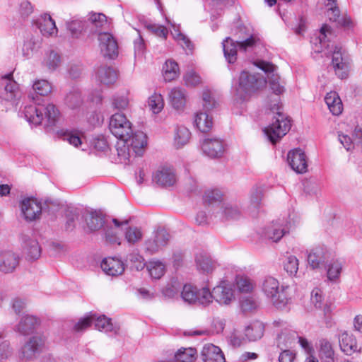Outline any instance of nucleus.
Instances as JSON below:
<instances>
[{
  "instance_id": "nucleus-1",
  "label": "nucleus",
  "mask_w": 362,
  "mask_h": 362,
  "mask_svg": "<svg viewBox=\"0 0 362 362\" xmlns=\"http://www.w3.org/2000/svg\"><path fill=\"white\" fill-rule=\"evenodd\" d=\"M111 133L118 139L115 147L119 157H127L129 155L126 138L132 134V122L124 114L116 113L112 115L109 122Z\"/></svg>"
},
{
  "instance_id": "nucleus-2",
  "label": "nucleus",
  "mask_w": 362,
  "mask_h": 362,
  "mask_svg": "<svg viewBox=\"0 0 362 362\" xmlns=\"http://www.w3.org/2000/svg\"><path fill=\"white\" fill-rule=\"evenodd\" d=\"M264 296L277 308L284 307L288 301L286 286L280 285L279 280L272 276H265L260 284Z\"/></svg>"
},
{
  "instance_id": "nucleus-3",
  "label": "nucleus",
  "mask_w": 362,
  "mask_h": 362,
  "mask_svg": "<svg viewBox=\"0 0 362 362\" xmlns=\"http://www.w3.org/2000/svg\"><path fill=\"white\" fill-rule=\"evenodd\" d=\"M277 102V100H275ZM281 107L276 103L271 107V111L276 114L273 117L272 122L264 129L265 134L272 144L279 141L290 130L291 120L283 112L280 111Z\"/></svg>"
},
{
  "instance_id": "nucleus-4",
  "label": "nucleus",
  "mask_w": 362,
  "mask_h": 362,
  "mask_svg": "<svg viewBox=\"0 0 362 362\" xmlns=\"http://www.w3.org/2000/svg\"><path fill=\"white\" fill-rule=\"evenodd\" d=\"M265 84L266 81L259 76L243 71L239 78V85L237 89L238 95H239L240 99L245 100L247 96L254 93L264 86Z\"/></svg>"
},
{
  "instance_id": "nucleus-5",
  "label": "nucleus",
  "mask_w": 362,
  "mask_h": 362,
  "mask_svg": "<svg viewBox=\"0 0 362 362\" xmlns=\"http://www.w3.org/2000/svg\"><path fill=\"white\" fill-rule=\"evenodd\" d=\"M181 297L189 304L200 305L204 307L210 305V291L206 287L199 289L192 285L185 284L181 292Z\"/></svg>"
},
{
  "instance_id": "nucleus-6",
  "label": "nucleus",
  "mask_w": 362,
  "mask_h": 362,
  "mask_svg": "<svg viewBox=\"0 0 362 362\" xmlns=\"http://www.w3.org/2000/svg\"><path fill=\"white\" fill-rule=\"evenodd\" d=\"M93 322L95 324V327L100 331H103L105 332H117V330L111 322L110 319L107 318L105 315L97 317L95 314H91L79 320V321L74 325V330L76 332H82Z\"/></svg>"
},
{
  "instance_id": "nucleus-7",
  "label": "nucleus",
  "mask_w": 362,
  "mask_h": 362,
  "mask_svg": "<svg viewBox=\"0 0 362 362\" xmlns=\"http://www.w3.org/2000/svg\"><path fill=\"white\" fill-rule=\"evenodd\" d=\"M255 65L267 74L269 85L274 93L279 95L285 91L284 81L275 73L276 70L275 65L264 61H258L255 63Z\"/></svg>"
},
{
  "instance_id": "nucleus-8",
  "label": "nucleus",
  "mask_w": 362,
  "mask_h": 362,
  "mask_svg": "<svg viewBox=\"0 0 362 362\" xmlns=\"http://www.w3.org/2000/svg\"><path fill=\"white\" fill-rule=\"evenodd\" d=\"M210 304L215 300L221 305L230 304L235 300L234 291L232 285L226 281H222L210 291Z\"/></svg>"
},
{
  "instance_id": "nucleus-9",
  "label": "nucleus",
  "mask_w": 362,
  "mask_h": 362,
  "mask_svg": "<svg viewBox=\"0 0 362 362\" xmlns=\"http://www.w3.org/2000/svg\"><path fill=\"white\" fill-rule=\"evenodd\" d=\"M45 339L41 335H34L23 346L21 349V360H31L44 349Z\"/></svg>"
},
{
  "instance_id": "nucleus-10",
  "label": "nucleus",
  "mask_w": 362,
  "mask_h": 362,
  "mask_svg": "<svg viewBox=\"0 0 362 362\" xmlns=\"http://www.w3.org/2000/svg\"><path fill=\"white\" fill-rule=\"evenodd\" d=\"M127 147L128 148L129 155L127 157H120L122 159H129L132 156H141L144 148L147 144L146 135L142 132H136L126 138Z\"/></svg>"
},
{
  "instance_id": "nucleus-11",
  "label": "nucleus",
  "mask_w": 362,
  "mask_h": 362,
  "mask_svg": "<svg viewBox=\"0 0 362 362\" xmlns=\"http://www.w3.org/2000/svg\"><path fill=\"white\" fill-rule=\"evenodd\" d=\"M21 215L26 221L38 219L42 213V205L33 198H25L20 203Z\"/></svg>"
},
{
  "instance_id": "nucleus-12",
  "label": "nucleus",
  "mask_w": 362,
  "mask_h": 362,
  "mask_svg": "<svg viewBox=\"0 0 362 362\" xmlns=\"http://www.w3.org/2000/svg\"><path fill=\"white\" fill-rule=\"evenodd\" d=\"M169 240L170 235L165 230H158L146 241V250L151 255L158 252L163 249Z\"/></svg>"
},
{
  "instance_id": "nucleus-13",
  "label": "nucleus",
  "mask_w": 362,
  "mask_h": 362,
  "mask_svg": "<svg viewBox=\"0 0 362 362\" xmlns=\"http://www.w3.org/2000/svg\"><path fill=\"white\" fill-rule=\"evenodd\" d=\"M332 66L339 78L343 79L348 76V63L344 57V51L340 46L335 45L332 51Z\"/></svg>"
},
{
  "instance_id": "nucleus-14",
  "label": "nucleus",
  "mask_w": 362,
  "mask_h": 362,
  "mask_svg": "<svg viewBox=\"0 0 362 362\" xmlns=\"http://www.w3.org/2000/svg\"><path fill=\"white\" fill-rule=\"evenodd\" d=\"M21 97L18 83L8 76L0 79V98L6 101H14Z\"/></svg>"
},
{
  "instance_id": "nucleus-15",
  "label": "nucleus",
  "mask_w": 362,
  "mask_h": 362,
  "mask_svg": "<svg viewBox=\"0 0 362 362\" xmlns=\"http://www.w3.org/2000/svg\"><path fill=\"white\" fill-rule=\"evenodd\" d=\"M82 217L85 223L83 228L88 233L100 230L105 224V216L100 211L86 210Z\"/></svg>"
},
{
  "instance_id": "nucleus-16",
  "label": "nucleus",
  "mask_w": 362,
  "mask_h": 362,
  "mask_svg": "<svg viewBox=\"0 0 362 362\" xmlns=\"http://www.w3.org/2000/svg\"><path fill=\"white\" fill-rule=\"evenodd\" d=\"M98 41L100 52L104 57L114 58L117 55V43L110 33H99Z\"/></svg>"
},
{
  "instance_id": "nucleus-17",
  "label": "nucleus",
  "mask_w": 362,
  "mask_h": 362,
  "mask_svg": "<svg viewBox=\"0 0 362 362\" xmlns=\"http://www.w3.org/2000/svg\"><path fill=\"white\" fill-rule=\"evenodd\" d=\"M202 150L207 156L216 158L221 157L225 151L223 141L218 138H206L202 143Z\"/></svg>"
},
{
  "instance_id": "nucleus-18",
  "label": "nucleus",
  "mask_w": 362,
  "mask_h": 362,
  "mask_svg": "<svg viewBox=\"0 0 362 362\" xmlns=\"http://www.w3.org/2000/svg\"><path fill=\"white\" fill-rule=\"evenodd\" d=\"M288 162L291 168L298 173H304L307 171V160L305 153L300 149H295L288 152Z\"/></svg>"
},
{
  "instance_id": "nucleus-19",
  "label": "nucleus",
  "mask_w": 362,
  "mask_h": 362,
  "mask_svg": "<svg viewBox=\"0 0 362 362\" xmlns=\"http://www.w3.org/2000/svg\"><path fill=\"white\" fill-rule=\"evenodd\" d=\"M38 325L39 320L35 316L25 315L20 318L13 330L21 335L26 336L32 334Z\"/></svg>"
},
{
  "instance_id": "nucleus-20",
  "label": "nucleus",
  "mask_w": 362,
  "mask_h": 362,
  "mask_svg": "<svg viewBox=\"0 0 362 362\" xmlns=\"http://www.w3.org/2000/svg\"><path fill=\"white\" fill-rule=\"evenodd\" d=\"M33 24L36 25L40 33L45 36H53L57 33L55 21L52 18L49 14L44 13L40 15L36 19L33 20Z\"/></svg>"
},
{
  "instance_id": "nucleus-21",
  "label": "nucleus",
  "mask_w": 362,
  "mask_h": 362,
  "mask_svg": "<svg viewBox=\"0 0 362 362\" xmlns=\"http://www.w3.org/2000/svg\"><path fill=\"white\" fill-rule=\"evenodd\" d=\"M19 264V257L15 252L6 250L0 252V272L4 274L13 272Z\"/></svg>"
},
{
  "instance_id": "nucleus-22",
  "label": "nucleus",
  "mask_w": 362,
  "mask_h": 362,
  "mask_svg": "<svg viewBox=\"0 0 362 362\" xmlns=\"http://www.w3.org/2000/svg\"><path fill=\"white\" fill-rule=\"evenodd\" d=\"M153 180L162 187L173 186L177 181V176L173 168L163 167L153 175Z\"/></svg>"
},
{
  "instance_id": "nucleus-23",
  "label": "nucleus",
  "mask_w": 362,
  "mask_h": 362,
  "mask_svg": "<svg viewBox=\"0 0 362 362\" xmlns=\"http://www.w3.org/2000/svg\"><path fill=\"white\" fill-rule=\"evenodd\" d=\"M339 344L341 351L348 356L359 352L361 349L356 341V337L347 332H344L339 334Z\"/></svg>"
},
{
  "instance_id": "nucleus-24",
  "label": "nucleus",
  "mask_w": 362,
  "mask_h": 362,
  "mask_svg": "<svg viewBox=\"0 0 362 362\" xmlns=\"http://www.w3.org/2000/svg\"><path fill=\"white\" fill-rule=\"evenodd\" d=\"M201 355L204 362H226L221 349L212 344H205L202 348Z\"/></svg>"
},
{
  "instance_id": "nucleus-25",
  "label": "nucleus",
  "mask_w": 362,
  "mask_h": 362,
  "mask_svg": "<svg viewBox=\"0 0 362 362\" xmlns=\"http://www.w3.org/2000/svg\"><path fill=\"white\" fill-rule=\"evenodd\" d=\"M168 100L175 110H183L187 103L185 90L179 87L172 88L168 93Z\"/></svg>"
},
{
  "instance_id": "nucleus-26",
  "label": "nucleus",
  "mask_w": 362,
  "mask_h": 362,
  "mask_svg": "<svg viewBox=\"0 0 362 362\" xmlns=\"http://www.w3.org/2000/svg\"><path fill=\"white\" fill-rule=\"evenodd\" d=\"M100 267L106 274L112 276L120 275L124 271L123 262L113 257L105 258L102 261Z\"/></svg>"
},
{
  "instance_id": "nucleus-27",
  "label": "nucleus",
  "mask_w": 362,
  "mask_h": 362,
  "mask_svg": "<svg viewBox=\"0 0 362 362\" xmlns=\"http://www.w3.org/2000/svg\"><path fill=\"white\" fill-rule=\"evenodd\" d=\"M244 30V28L240 29L238 33V40H237V43L238 44L240 50L247 52L255 47L259 43V38L256 34H245Z\"/></svg>"
},
{
  "instance_id": "nucleus-28",
  "label": "nucleus",
  "mask_w": 362,
  "mask_h": 362,
  "mask_svg": "<svg viewBox=\"0 0 362 362\" xmlns=\"http://www.w3.org/2000/svg\"><path fill=\"white\" fill-rule=\"evenodd\" d=\"M327 259V254L322 247L313 248L308 255V262L313 269L324 266Z\"/></svg>"
},
{
  "instance_id": "nucleus-29",
  "label": "nucleus",
  "mask_w": 362,
  "mask_h": 362,
  "mask_svg": "<svg viewBox=\"0 0 362 362\" xmlns=\"http://www.w3.org/2000/svg\"><path fill=\"white\" fill-rule=\"evenodd\" d=\"M26 120L33 125H39L44 120L42 107L35 105H29L25 107L23 110Z\"/></svg>"
},
{
  "instance_id": "nucleus-30",
  "label": "nucleus",
  "mask_w": 362,
  "mask_h": 362,
  "mask_svg": "<svg viewBox=\"0 0 362 362\" xmlns=\"http://www.w3.org/2000/svg\"><path fill=\"white\" fill-rule=\"evenodd\" d=\"M23 251L29 259H37L41 255V247L38 241L31 237L24 238Z\"/></svg>"
},
{
  "instance_id": "nucleus-31",
  "label": "nucleus",
  "mask_w": 362,
  "mask_h": 362,
  "mask_svg": "<svg viewBox=\"0 0 362 362\" xmlns=\"http://www.w3.org/2000/svg\"><path fill=\"white\" fill-rule=\"evenodd\" d=\"M287 233H288V230L286 226L276 222L265 229L264 236L272 242L277 243Z\"/></svg>"
},
{
  "instance_id": "nucleus-32",
  "label": "nucleus",
  "mask_w": 362,
  "mask_h": 362,
  "mask_svg": "<svg viewBox=\"0 0 362 362\" xmlns=\"http://www.w3.org/2000/svg\"><path fill=\"white\" fill-rule=\"evenodd\" d=\"M191 138L190 131L185 126H177L174 131L173 145L181 148L187 145Z\"/></svg>"
},
{
  "instance_id": "nucleus-33",
  "label": "nucleus",
  "mask_w": 362,
  "mask_h": 362,
  "mask_svg": "<svg viewBox=\"0 0 362 362\" xmlns=\"http://www.w3.org/2000/svg\"><path fill=\"white\" fill-rule=\"evenodd\" d=\"M325 101L334 115H339L342 112V103L337 92L331 91L327 93Z\"/></svg>"
},
{
  "instance_id": "nucleus-34",
  "label": "nucleus",
  "mask_w": 362,
  "mask_h": 362,
  "mask_svg": "<svg viewBox=\"0 0 362 362\" xmlns=\"http://www.w3.org/2000/svg\"><path fill=\"white\" fill-rule=\"evenodd\" d=\"M224 57L230 64L234 63L237 59V41L233 40L230 37H226L222 42Z\"/></svg>"
},
{
  "instance_id": "nucleus-35",
  "label": "nucleus",
  "mask_w": 362,
  "mask_h": 362,
  "mask_svg": "<svg viewBox=\"0 0 362 362\" xmlns=\"http://www.w3.org/2000/svg\"><path fill=\"white\" fill-rule=\"evenodd\" d=\"M96 77L101 83L110 85L116 81L117 74L110 66H101L96 72Z\"/></svg>"
},
{
  "instance_id": "nucleus-36",
  "label": "nucleus",
  "mask_w": 362,
  "mask_h": 362,
  "mask_svg": "<svg viewBox=\"0 0 362 362\" xmlns=\"http://www.w3.org/2000/svg\"><path fill=\"white\" fill-rule=\"evenodd\" d=\"M264 331V324L260 321H254L245 327V334L250 341H256L262 338Z\"/></svg>"
},
{
  "instance_id": "nucleus-37",
  "label": "nucleus",
  "mask_w": 362,
  "mask_h": 362,
  "mask_svg": "<svg viewBox=\"0 0 362 362\" xmlns=\"http://www.w3.org/2000/svg\"><path fill=\"white\" fill-rule=\"evenodd\" d=\"M319 356L322 362H334V351L331 343L327 339H322L319 342Z\"/></svg>"
},
{
  "instance_id": "nucleus-38",
  "label": "nucleus",
  "mask_w": 362,
  "mask_h": 362,
  "mask_svg": "<svg viewBox=\"0 0 362 362\" xmlns=\"http://www.w3.org/2000/svg\"><path fill=\"white\" fill-rule=\"evenodd\" d=\"M194 124L202 132H209L213 126L212 118L206 112H199L194 117Z\"/></svg>"
},
{
  "instance_id": "nucleus-39",
  "label": "nucleus",
  "mask_w": 362,
  "mask_h": 362,
  "mask_svg": "<svg viewBox=\"0 0 362 362\" xmlns=\"http://www.w3.org/2000/svg\"><path fill=\"white\" fill-rule=\"evenodd\" d=\"M41 45V38L40 37H33L26 40L22 47V54L27 59L30 58L35 52H36Z\"/></svg>"
},
{
  "instance_id": "nucleus-40",
  "label": "nucleus",
  "mask_w": 362,
  "mask_h": 362,
  "mask_svg": "<svg viewBox=\"0 0 362 362\" xmlns=\"http://www.w3.org/2000/svg\"><path fill=\"white\" fill-rule=\"evenodd\" d=\"M197 350L194 348H180L175 354L177 362H194L197 359Z\"/></svg>"
},
{
  "instance_id": "nucleus-41",
  "label": "nucleus",
  "mask_w": 362,
  "mask_h": 362,
  "mask_svg": "<svg viewBox=\"0 0 362 362\" xmlns=\"http://www.w3.org/2000/svg\"><path fill=\"white\" fill-rule=\"evenodd\" d=\"M179 76L178 64L173 60H168L163 66V76L166 81H171Z\"/></svg>"
},
{
  "instance_id": "nucleus-42",
  "label": "nucleus",
  "mask_w": 362,
  "mask_h": 362,
  "mask_svg": "<svg viewBox=\"0 0 362 362\" xmlns=\"http://www.w3.org/2000/svg\"><path fill=\"white\" fill-rule=\"evenodd\" d=\"M89 21L92 25V29L95 33H102L101 30L107 27V18L103 13H91Z\"/></svg>"
},
{
  "instance_id": "nucleus-43",
  "label": "nucleus",
  "mask_w": 362,
  "mask_h": 362,
  "mask_svg": "<svg viewBox=\"0 0 362 362\" xmlns=\"http://www.w3.org/2000/svg\"><path fill=\"white\" fill-rule=\"evenodd\" d=\"M45 110L44 120L47 121V126L55 125L59 117V112L56 106L53 104H48L45 107H42Z\"/></svg>"
},
{
  "instance_id": "nucleus-44",
  "label": "nucleus",
  "mask_w": 362,
  "mask_h": 362,
  "mask_svg": "<svg viewBox=\"0 0 362 362\" xmlns=\"http://www.w3.org/2000/svg\"><path fill=\"white\" fill-rule=\"evenodd\" d=\"M61 62L60 55L54 51H50L45 55L42 63L49 70L54 71L60 66Z\"/></svg>"
},
{
  "instance_id": "nucleus-45",
  "label": "nucleus",
  "mask_w": 362,
  "mask_h": 362,
  "mask_svg": "<svg viewBox=\"0 0 362 362\" xmlns=\"http://www.w3.org/2000/svg\"><path fill=\"white\" fill-rule=\"evenodd\" d=\"M65 103L71 109H76L83 103L81 93L78 90L70 91L65 98Z\"/></svg>"
},
{
  "instance_id": "nucleus-46",
  "label": "nucleus",
  "mask_w": 362,
  "mask_h": 362,
  "mask_svg": "<svg viewBox=\"0 0 362 362\" xmlns=\"http://www.w3.org/2000/svg\"><path fill=\"white\" fill-rule=\"evenodd\" d=\"M165 265L160 261H151L147 264L150 276L155 279H160L165 272Z\"/></svg>"
},
{
  "instance_id": "nucleus-47",
  "label": "nucleus",
  "mask_w": 362,
  "mask_h": 362,
  "mask_svg": "<svg viewBox=\"0 0 362 362\" xmlns=\"http://www.w3.org/2000/svg\"><path fill=\"white\" fill-rule=\"evenodd\" d=\"M148 106L151 110L155 113H159L164 107V101L161 94L154 93L149 97L148 101Z\"/></svg>"
},
{
  "instance_id": "nucleus-48",
  "label": "nucleus",
  "mask_w": 362,
  "mask_h": 362,
  "mask_svg": "<svg viewBox=\"0 0 362 362\" xmlns=\"http://www.w3.org/2000/svg\"><path fill=\"white\" fill-rule=\"evenodd\" d=\"M221 214L226 219H236L240 216L241 212L236 205L224 204L221 206Z\"/></svg>"
},
{
  "instance_id": "nucleus-49",
  "label": "nucleus",
  "mask_w": 362,
  "mask_h": 362,
  "mask_svg": "<svg viewBox=\"0 0 362 362\" xmlns=\"http://www.w3.org/2000/svg\"><path fill=\"white\" fill-rule=\"evenodd\" d=\"M196 262L198 269L205 273L212 272L214 268L211 259L206 255H197L196 257Z\"/></svg>"
},
{
  "instance_id": "nucleus-50",
  "label": "nucleus",
  "mask_w": 362,
  "mask_h": 362,
  "mask_svg": "<svg viewBox=\"0 0 362 362\" xmlns=\"http://www.w3.org/2000/svg\"><path fill=\"white\" fill-rule=\"evenodd\" d=\"M129 103L127 93L115 94L112 98V105L119 110H125Z\"/></svg>"
},
{
  "instance_id": "nucleus-51",
  "label": "nucleus",
  "mask_w": 362,
  "mask_h": 362,
  "mask_svg": "<svg viewBox=\"0 0 362 362\" xmlns=\"http://www.w3.org/2000/svg\"><path fill=\"white\" fill-rule=\"evenodd\" d=\"M263 197V192L261 188H254L251 192L250 195V207L252 213L260 207L262 204V199Z\"/></svg>"
},
{
  "instance_id": "nucleus-52",
  "label": "nucleus",
  "mask_w": 362,
  "mask_h": 362,
  "mask_svg": "<svg viewBox=\"0 0 362 362\" xmlns=\"http://www.w3.org/2000/svg\"><path fill=\"white\" fill-rule=\"evenodd\" d=\"M236 284L240 291L244 293H249L254 288L253 281L247 276H237Z\"/></svg>"
},
{
  "instance_id": "nucleus-53",
  "label": "nucleus",
  "mask_w": 362,
  "mask_h": 362,
  "mask_svg": "<svg viewBox=\"0 0 362 362\" xmlns=\"http://www.w3.org/2000/svg\"><path fill=\"white\" fill-rule=\"evenodd\" d=\"M298 259L293 255L287 257L284 262V269L290 276H296L298 270Z\"/></svg>"
},
{
  "instance_id": "nucleus-54",
  "label": "nucleus",
  "mask_w": 362,
  "mask_h": 362,
  "mask_svg": "<svg viewBox=\"0 0 362 362\" xmlns=\"http://www.w3.org/2000/svg\"><path fill=\"white\" fill-rule=\"evenodd\" d=\"M33 90L40 95H47L52 90L51 84L46 80H37L33 85Z\"/></svg>"
},
{
  "instance_id": "nucleus-55",
  "label": "nucleus",
  "mask_w": 362,
  "mask_h": 362,
  "mask_svg": "<svg viewBox=\"0 0 362 362\" xmlns=\"http://www.w3.org/2000/svg\"><path fill=\"white\" fill-rule=\"evenodd\" d=\"M327 6L328 7L327 16L332 21H338L339 19L340 11L337 6V0H327Z\"/></svg>"
},
{
  "instance_id": "nucleus-56",
  "label": "nucleus",
  "mask_w": 362,
  "mask_h": 362,
  "mask_svg": "<svg viewBox=\"0 0 362 362\" xmlns=\"http://www.w3.org/2000/svg\"><path fill=\"white\" fill-rule=\"evenodd\" d=\"M327 6L328 7L327 16L332 21H338L339 19L340 11L337 6V0H327Z\"/></svg>"
},
{
  "instance_id": "nucleus-57",
  "label": "nucleus",
  "mask_w": 362,
  "mask_h": 362,
  "mask_svg": "<svg viewBox=\"0 0 362 362\" xmlns=\"http://www.w3.org/2000/svg\"><path fill=\"white\" fill-rule=\"evenodd\" d=\"M202 100H203V107L206 110H210L215 108L218 103L214 99V97L212 95V93L209 90H204L202 93Z\"/></svg>"
},
{
  "instance_id": "nucleus-58",
  "label": "nucleus",
  "mask_w": 362,
  "mask_h": 362,
  "mask_svg": "<svg viewBox=\"0 0 362 362\" xmlns=\"http://www.w3.org/2000/svg\"><path fill=\"white\" fill-rule=\"evenodd\" d=\"M184 81L187 86L194 87L202 83V78L193 70L188 71L184 76Z\"/></svg>"
},
{
  "instance_id": "nucleus-59",
  "label": "nucleus",
  "mask_w": 362,
  "mask_h": 362,
  "mask_svg": "<svg viewBox=\"0 0 362 362\" xmlns=\"http://www.w3.org/2000/svg\"><path fill=\"white\" fill-rule=\"evenodd\" d=\"M172 34L183 49H188L189 51L192 50L193 45L187 37L176 30H175L174 33H172Z\"/></svg>"
},
{
  "instance_id": "nucleus-60",
  "label": "nucleus",
  "mask_w": 362,
  "mask_h": 362,
  "mask_svg": "<svg viewBox=\"0 0 362 362\" xmlns=\"http://www.w3.org/2000/svg\"><path fill=\"white\" fill-rule=\"evenodd\" d=\"M342 269L341 264L338 261H334L329 265L327 269V277L333 281L339 277Z\"/></svg>"
},
{
  "instance_id": "nucleus-61",
  "label": "nucleus",
  "mask_w": 362,
  "mask_h": 362,
  "mask_svg": "<svg viewBox=\"0 0 362 362\" xmlns=\"http://www.w3.org/2000/svg\"><path fill=\"white\" fill-rule=\"evenodd\" d=\"M142 233L138 228H129L125 233L128 243L134 244L141 239Z\"/></svg>"
},
{
  "instance_id": "nucleus-62",
  "label": "nucleus",
  "mask_w": 362,
  "mask_h": 362,
  "mask_svg": "<svg viewBox=\"0 0 362 362\" xmlns=\"http://www.w3.org/2000/svg\"><path fill=\"white\" fill-rule=\"evenodd\" d=\"M66 26L74 37H78L83 29L82 22L76 20L67 23Z\"/></svg>"
},
{
  "instance_id": "nucleus-63",
  "label": "nucleus",
  "mask_w": 362,
  "mask_h": 362,
  "mask_svg": "<svg viewBox=\"0 0 362 362\" xmlns=\"http://www.w3.org/2000/svg\"><path fill=\"white\" fill-rule=\"evenodd\" d=\"M332 35L333 32L331 28L326 24L323 25L320 29V43L325 46L326 42L329 41Z\"/></svg>"
},
{
  "instance_id": "nucleus-64",
  "label": "nucleus",
  "mask_w": 362,
  "mask_h": 362,
  "mask_svg": "<svg viewBox=\"0 0 362 362\" xmlns=\"http://www.w3.org/2000/svg\"><path fill=\"white\" fill-rule=\"evenodd\" d=\"M222 197V194L218 189L208 190L205 192L204 199L205 202L212 203L219 201Z\"/></svg>"
}]
</instances>
